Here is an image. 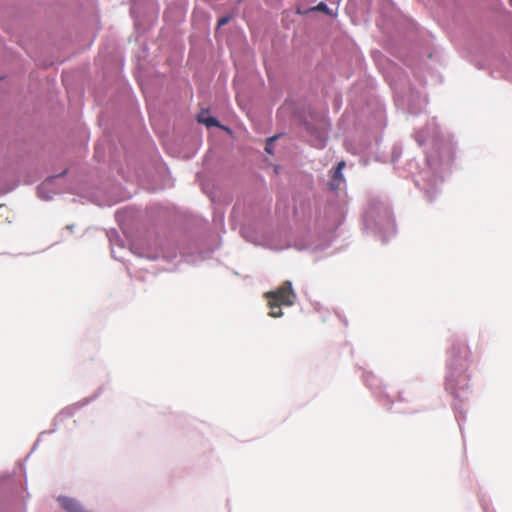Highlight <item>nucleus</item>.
I'll return each mask as SVG.
<instances>
[{
    "mask_svg": "<svg viewBox=\"0 0 512 512\" xmlns=\"http://www.w3.org/2000/svg\"><path fill=\"white\" fill-rule=\"evenodd\" d=\"M198 121L205 124L207 127H219L218 120L211 116H205L203 113L198 116Z\"/></svg>",
    "mask_w": 512,
    "mask_h": 512,
    "instance_id": "39448f33",
    "label": "nucleus"
},
{
    "mask_svg": "<svg viewBox=\"0 0 512 512\" xmlns=\"http://www.w3.org/2000/svg\"><path fill=\"white\" fill-rule=\"evenodd\" d=\"M345 165L346 163L344 161H340L334 169L332 179L330 181L331 189H337L339 185L344 181L342 170L344 169Z\"/></svg>",
    "mask_w": 512,
    "mask_h": 512,
    "instance_id": "20e7f679",
    "label": "nucleus"
},
{
    "mask_svg": "<svg viewBox=\"0 0 512 512\" xmlns=\"http://www.w3.org/2000/svg\"><path fill=\"white\" fill-rule=\"evenodd\" d=\"M277 138V136H274V137H271L268 139L267 143H266V147H265V150L267 153L269 154H272L273 151H272V142Z\"/></svg>",
    "mask_w": 512,
    "mask_h": 512,
    "instance_id": "0eeeda50",
    "label": "nucleus"
},
{
    "mask_svg": "<svg viewBox=\"0 0 512 512\" xmlns=\"http://www.w3.org/2000/svg\"><path fill=\"white\" fill-rule=\"evenodd\" d=\"M230 18L229 17H222L218 20V27H221V26H224L226 25L228 22H229Z\"/></svg>",
    "mask_w": 512,
    "mask_h": 512,
    "instance_id": "6e6552de",
    "label": "nucleus"
},
{
    "mask_svg": "<svg viewBox=\"0 0 512 512\" xmlns=\"http://www.w3.org/2000/svg\"><path fill=\"white\" fill-rule=\"evenodd\" d=\"M468 355L469 350L464 343L453 344L449 350V366L467 367Z\"/></svg>",
    "mask_w": 512,
    "mask_h": 512,
    "instance_id": "f03ea898",
    "label": "nucleus"
},
{
    "mask_svg": "<svg viewBox=\"0 0 512 512\" xmlns=\"http://www.w3.org/2000/svg\"><path fill=\"white\" fill-rule=\"evenodd\" d=\"M269 316L278 318L283 315L282 306H292L296 300V294L290 281H285L277 290L267 292Z\"/></svg>",
    "mask_w": 512,
    "mask_h": 512,
    "instance_id": "f257e3e1",
    "label": "nucleus"
},
{
    "mask_svg": "<svg viewBox=\"0 0 512 512\" xmlns=\"http://www.w3.org/2000/svg\"><path fill=\"white\" fill-rule=\"evenodd\" d=\"M58 501L63 509H65L67 512H83L85 509L82 507V505L75 499L60 496L58 498Z\"/></svg>",
    "mask_w": 512,
    "mask_h": 512,
    "instance_id": "7ed1b4c3",
    "label": "nucleus"
},
{
    "mask_svg": "<svg viewBox=\"0 0 512 512\" xmlns=\"http://www.w3.org/2000/svg\"><path fill=\"white\" fill-rule=\"evenodd\" d=\"M314 10H316V11H320V12H324V13H326V14H330V11H329V9H328L327 5H326L325 3H323V2L319 3V4L314 8Z\"/></svg>",
    "mask_w": 512,
    "mask_h": 512,
    "instance_id": "423d86ee",
    "label": "nucleus"
}]
</instances>
